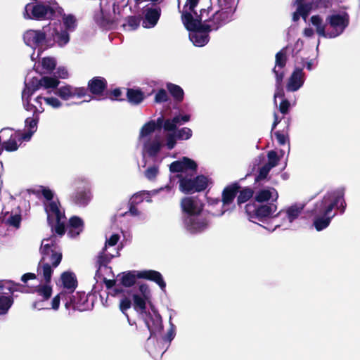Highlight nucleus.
Returning a JSON list of instances; mask_svg holds the SVG:
<instances>
[{
    "instance_id": "obj_62",
    "label": "nucleus",
    "mask_w": 360,
    "mask_h": 360,
    "mask_svg": "<svg viewBox=\"0 0 360 360\" xmlns=\"http://www.w3.org/2000/svg\"><path fill=\"white\" fill-rule=\"evenodd\" d=\"M264 160V156L261 155L255 158L254 160V166L259 165L260 163H262Z\"/></svg>"
},
{
    "instance_id": "obj_46",
    "label": "nucleus",
    "mask_w": 360,
    "mask_h": 360,
    "mask_svg": "<svg viewBox=\"0 0 360 360\" xmlns=\"http://www.w3.org/2000/svg\"><path fill=\"white\" fill-rule=\"evenodd\" d=\"M267 158V162L265 164L271 169L276 167L281 160V157H279L277 153L274 150H270L268 152Z\"/></svg>"
},
{
    "instance_id": "obj_17",
    "label": "nucleus",
    "mask_w": 360,
    "mask_h": 360,
    "mask_svg": "<svg viewBox=\"0 0 360 360\" xmlns=\"http://www.w3.org/2000/svg\"><path fill=\"white\" fill-rule=\"evenodd\" d=\"M0 134L3 137L9 136L7 141L2 143L3 150L8 152L16 151L24 141V136L21 131H15L13 128H4Z\"/></svg>"
},
{
    "instance_id": "obj_20",
    "label": "nucleus",
    "mask_w": 360,
    "mask_h": 360,
    "mask_svg": "<svg viewBox=\"0 0 360 360\" xmlns=\"http://www.w3.org/2000/svg\"><path fill=\"white\" fill-rule=\"evenodd\" d=\"M237 190L238 186L236 185H231L225 188L222 193V200H217L216 202V205L220 207H221L223 210L219 212L210 211L212 214L216 217H220L223 215L225 212L229 210V208L226 207L233 202L236 195Z\"/></svg>"
},
{
    "instance_id": "obj_21",
    "label": "nucleus",
    "mask_w": 360,
    "mask_h": 360,
    "mask_svg": "<svg viewBox=\"0 0 360 360\" xmlns=\"http://www.w3.org/2000/svg\"><path fill=\"white\" fill-rule=\"evenodd\" d=\"M198 165L196 162L186 157H183L179 160L172 162L169 165L171 172H177L179 174H188L190 172H196Z\"/></svg>"
},
{
    "instance_id": "obj_53",
    "label": "nucleus",
    "mask_w": 360,
    "mask_h": 360,
    "mask_svg": "<svg viewBox=\"0 0 360 360\" xmlns=\"http://www.w3.org/2000/svg\"><path fill=\"white\" fill-rule=\"evenodd\" d=\"M271 169V167L264 164L262 167L259 169V174L256 177V181L264 179L267 176Z\"/></svg>"
},
{
    "instance_id": "obj_6",
    "label": "nucleus",
    "mask_w": 360,
    "mask_h": 360,
    "mask_svg": "<svg viewBox=\"0 0 360 360\" xmlns=\"http://www.w3.org/2000/svg\"><path fill=\"white\" fill-rule=\"evenodd\" d=\"M25 43L36 49L44 46H51L56 44L60 47H63L67 44L68 36L66 34H57L56 30L50 24L44 26L41 30H30L25 32L23 35Z\"/></svg>"
},
{
    "instance_id": "obj_35",
    "label": "nucleus",
    "mask_w": 360,
    "mask_h": 360,
    "mask_svg": "<svg viewBox=\"0 0 360 360\" xmlns=\"http://www.w3.org/2000/svg\"><path fill=\"white\" fill-rule=\"evenodd\" d=\"M90 91L93 94H101L106 87V81L101 77H96L88 83Z\"/></svg>"
},
{
    "instance_id": "obj_56",
    "label": "nucleus",
    "mask_w": 360,
    "mask_h": 360,
    "mask_svg": "<svg viewBox=\"0 0 360 360\" xmlns=\"http://www.w3.org/2000/svg\"><path fill=\"white\" fill-rule=\"evenodd\" d=\"M56 74V77H59L61 79H66L68 77V72L67 69L64 67H59L57 69Z\"/></svg>"
},
{
    "instance_id": "obj_26",
    "label": "nucleus",
    "mask_w": 360,
    "mask_h": 360,
    "mask_svg": "<svg viewBox=\"0 0 360 360\" xmlns=\"http://www.w3.org/2000/svg\"><path fill=\"white\" fill-rule=\"evenodd\" d=\"M304 81L305 75L303 70L295 68L288 80L287 91L290 92L298 91L303 86Z\"/></svg>"
},
{
    "instance_id": "obj_2",
    "label": "nucleus",
    "mask_w": 360,
    "mask_h": 360,
    "mask_svg": "<svg viewBox=\"0 0 360 360\" xmlns=\"http://www.w3.org/2000/svg\"><path fill=\"white\" fill-rule=\"evenodd\" d=\"M59 242L58 236L53 234L50 237L44 238L40 247V253L41 259L39 263L37 272L38 276L43 278L46 284L40 285L37 287L36 292L42 300L33 303V308L39 310L49 309L46 301L49 299L52 293V288L48 284L51 279V275L53 269L56 268L61 262L62 252L58 243ZM65 295L61 292L55 296L51 301V307L53 310H58L60 306L61 297Z\"/></svg>"
},
{
    "instance_id": "obj_63",
    "label": "nucleus",
    "mask_w": 360,
    "mask_h": 360,
    "mask_svg": "<svg viewBox=\"0 0 360 360\" xmlns=\"http://www.w3.org/2000/svg\"><path fill=\"white\" fill-rule=\"evenodd\" d=\"M121 94H122L121 90L119 89H114L112 92V95L116 99H118V98L121 96Z\"/></svg>"
},
{
    "instance_id": "obj_39",
    "label": "nucleus",
    "mask_w": 360,
    "mask_h": 360,
    "mask_svg": "<svg viewBox=\"0 0 360 360\" xmlns=\"http://www.w3.org/2000/svg\"><path fill=\"white\" fill-rule=\"evenodd\" d=\"M127 96L129 102L133 105H139L147 96L140 89H127Z\"/></svg>"
},
{
    "instance_id": "obj_61",
    "label": "nucleus",
    "mask_w": 360,
    "mask_h": 360,
    "mask_svg": "<svg viewBox=\"0 0 360 360\" xmlns=\"http://www.w3.org/2000/svg\"><path fill=\"white\" fill-rule=\"evenodd\" d=\"M107 266L105 264H101L99 265V267H98V269L97 270L96 273V277H97L99 279H101L102 277L101 276V271H103V270H107Z\"/></svg>"
},
{
    "instance_id": "obj_23",
    "label": "nucleus",
    "mask_w": 360,
    "mask_h": 360,
    "mask_svg": "<svg viewBox=\"0 0 360 360\" xmlns=\"http://www.w3.org/2000/svg\"><path fill=\"white\" fill-rule=\"evenodd\" d=\"M143 317L150 333V337L162 331L163 328L162 318L156 311L152 310V312L144 314Z\"/></svg>"
},
{
    "instance_id": "obj_19",
    "label": "nucleus",
    "mask_w": 360,
    "mask_h": 360,
    "mask_svg": "<svg viewBox=\"0 0 360 360\" xmlns=\"http://www.w3.org/2000/svg\"><path fill=\"white\" fill-rule=\"evenodd\" d=\"M51 27H53L57 32V34L60 36V34L65 33L68 36L67 44L70 41V32H73L77 25L76 17L72 14H63L62 15V24L61 23H49Z\"/></svg>"
},
{
    "instance_id": "obj_44",
    "label": "nucleus",
    "mask_w": 360,
    "mask_h": 360,
    "mask_svg": "<svg viewBox=\"0 0 360 360\" xmlns=\"http://www.w3.org/2000/svg\"><path fill=\"white\" fill-rule=\"evenodd\" d=\"M282 74H277V77H276V91L274 93V103L276 104V98H283L284 96L283 89L282 88Z\"/></svg>"
},
{
    "instance_id": "obj_51",
    "label": "nucleus",
    "mask_w": 360,
    "mask_h": 360,
    "mask_svg": "<svg viewBox=\"0 0 360 360\" xmlns=\"http://www.w3.org/2000/svg\"><path fill=\"white\" fill-rule=\"evenodd\" d=\"M169 329L168 330L167 335L164 338V340L170 342L175 337V326L172 322V317L169 318Z\"/></svg>"
},
{
    "instance_id": "obj_58",
    "label": "nucleus",
    "mask_w": 360,
    "mask_h": 360,
    "mask_svg": "<svg viewBox=\"0 0 360 360\" xmlns=\"http://www.w3.org/2000/svg\"><path fill=\"white\" fill-rule=\"evenodd\" d=\"M6 289L9 291L11 290V282L0 281V293L4 292V290Z\"/></svg>"
},
{
    "instance_id": "obj_7",
    "label": "nucleus",
    "mask_w": 360,
    "mask_h": 360,
    "mask_svg": "<svg viewBox=\"0 0 360 360\" xmlns=\"http://www.w3.org/2000/svg\"><path fill=\"white\" fill-rule=\"evenodd\" d=\"M38 193L44 198V207L47 214L48 223L52 231L61 236L65 233V217L58 200H53V192L49 188L41 186Z\"/></svg>"
},
{
    "instance_id": "obj_34",
    "label": "nucleus",
    "mask_w": 360,
    "mask_h": 360,
    "mask_svg": "<svg viewBox=\"0 0 360 360\" xmlns=\"http://www.w3.org/2000/svg\"><path fill=\"white\" fill-rule=\"evenodd\" d=\"M278 194L274 188H268L259 191L255 196L257 202H262L268 200L276 201L278 199Z\"/></svg>"
},
{
    "instance_id": "obj_10",
    "label": "nucleus",
    "mask_w": 360,
    "mask_h": 360,
    "mask_svg": "<svg viewBox=\"0 0 360 360\" xmlns=\"http://www.w3.org/2000/svg\"><path fill=\"white\" fill-rule=\"evenodd\" d=\"M195 172L178 174L179 188L184 193H193L205 190L209 184V179L204 175L195 176Z\"/></svg>"
},
{
    "instance_id": "obj_30",
    "label": "nucleus",
    "mask_w": 360,
    "mask_h": 360,
    "mask_svg": "<svg viewBox=\"0 0 360 360\" xmlns=\"http://www.w3.org/2000/svg\"><path fill=\"white\" fill-rule=\"evenodd\" d=\"M303 1L304 0H296L295 2L297 5V10L292 15V20L294 21L298 20L300 17H302L304 20L306 21L308 15L313 9V3L304 4Z\"/></svg>"
},
{
    "instance_id": "obj_49",
    "label": "nucleus",
    "mask_w": 360,
    "mask_h": 360,
    "mask_svg": "<svg viewBox=\"0 0 360 360\" xmlns=\"http://www.w3.org/2000/svg\"><path fill=\"white\" fill-rule=\"evenodd\" d=\"M159 173V169L157 166H151L149 167L146 171H145V176L149 180V181H153L157 177L158 174Z\"/></svg>"
},
{
    "instance_id": "obj_60",
    "label": "nucleus",
    "mask_w": 360,
    "mask_h": 360,
    "mask_svg": "<svg viewBox=\"0 0 360 360\" xmlns=\"http://www.w3.org/2000/svg\"><path fill=\"white\" fill-rule=\"evenodd\" d=\"M303 34L306 37H311L314 34V31L311 27H306L303 31Z\"/></svg>"
},
{
    "instance_id": "obj_37",
    "label": "nucleus",
    "mask_w": 360,
    "mask_h": 360,
    "mask_svg": "<svg viewBox=\"0 0 360 360\" xmlns=\"http://www.w3.org/2000/svg\"><path fill=\"white\" fill-rule=\"evenodd\" d=\"M133 307L134 309L139 313L142 316L146 314V302L150 299H145L144 297L141 296L139 294H133Z\"/></svg>"
},
{
    "instance_id": "obj_57",
    "label": "nucleus",
    "mask_w": 360,
    "mask_h": 360,
    "mask_svg": "<svg viewBox=\"0 0 360 360\" xmlns=\"http://www.w3.org/2000/svg\"><path fill=\"white\" fill-rule=\"evenodd\" d=\"M290 103L288 100L283 99L279 105V110L281 113L286 114L289 110Z\"/></svg>"
},
{
    "instance_id": "obj_4",
    "label": "nucleus",
    "mask_w": 360,
    "mask_h": 360,
    "mask_svg": "<svg viewBox=\"0 0 360 360\" xmlns=\"http://www.w3.org/2000/svg\"><path fill=\"white\" fill-rule=\"evenodd\" d=\"M181 208L184 213L183 224L191 233L205 231L208 227V221L203 213V203L197 198L185 197L181 200Z\"/></svg>"
},
{
    "instance_id": "obj_43",
    "label": "nucleus",
    "mask_w": 360,
    "mask_h": 360,
    "mask_svg": "<svg viewBox=\"0 0 360 360\" xmlns=\"http://www.w3.org/2000/svg\"><path fill=\"white\" fill-rule=\"evenodd\" d=\"M140 25V19L136 16H129L126 19V22L123 24L124 28L127 31L136 30Z\"/></svg>"
},
{
    "instance_id": "obj_3",
    "label": "nucleus",
    "mask_w": 360,
    "mask_h": 360,
    "mask_svg": "<svg viewBox=\"0 0 360 360\" xmlns=\"http://www.w3.org/2000/svg\"><path fill=\"white\" fill-rule=\"evenodd\" d=\"M345 206L343 188L327 193L322 200L316 202L311 211L315 229L320 231L327 228L336 214L334 208L340 209L343 212Z\"/></svg>"
},
{
    "instance_id": "obj_41",
    "label": "nucleus",
    "mask_w": 360,
    "mask_h": 360,
    "mask_svg": "<svg viewBox=\"0 0 360 360\" xmlns=\"http://www.w3.org/2000/svg\"><path fill=\"white\" fill-rule=\"evenodd\" d=\"M45 97V104L50 106L53 109H58L63 106V102L59 99L60 98L52 94L51 91H48Z\"/></svg>"
},
{
    "instance_id": "obj_25",
    "label": "nucleus",
    "mask_w": 360,
    "mask_h": 360,
    "mask_svg": "<svg viewBox=\"0 0 360 360\" xmlns=\"http://www.w3.org/2000/svg\"><path fill=\"white\" fill-rule=\"evenodd\" d=\"M65 306L66 309L72 307L74 309L79 311H84L90 309L86 295L84 292H79L70 297V302H66Z\"/></svg>"
},
{
    "instance_id": "obj_31",
    "label": "nucleus",
    "mask_w": 360,
    "mask_h": 360,
    "mask_svg": "<svg viewBox=\"0 0 360 360\" xmlns=\"http://www.w3.org/2000/svg\"><path fill=\"white\" fill-rule=\"evenodd\" d=\"M311 25L315 27L316 34L323 38H328V28L327 22L319 15H312L310 18Z\"/></svg>"
},
{
    "instance_id": "obj_64",
    "label": "nucleus",
    "mask_w": 360,
    "mask_h": 360,
    "mask_svg": "<svg viewBox=\"0 0 360 360\" xmlns=\"http://www.w3.org/2000/svg\"><path fill=\"white\" fill-rule=\"evenodd\" d=\"M129 212L131 215L136 216L139 214L138 210L134 206V205L131 204V207L129 209Z\"/></svg>"
},
{
    "instance_id": "obj_40",
    "label": "nucleus",
    "mask_w": 360,
    "mask_h": 360,
    "mask_svg": "<svg viewBox=\"0 0 360 360\" xmlns=\"http://www.w3.org/2000/svg\"><path fill=\"white\" fill-rule=\"evenodd\" d=\"M2 214H3V217H2L3 221H4L5 223H6L11 226H13L14 227H16V228L19 227L20 221H21V216L19 214H18V213L10 214L8 212H6Z\"/></svg>"
},
{
    "instance_id": "obj_13",
    "label": "nucleus",
    "mask_w": 360,
    "mask_h": 360,
    "mask_svg": "<svg viewBox=\"0 0 360 360\" xmlns=\"http://www.w3.org/2000/svg\"><path fill=\"white\" fill-rule=\"evenodd\" d=\"M74 191L70 195V200L79 206H85L91 200L89 181L85 176H78L72 182Z\"/></svg>"
},
{
    "instance_id": "obj_50",
    "label": "nucleus",
    "mask_w": 360,
    "mask_h": 360,
    "mask_svg": "<svg viewBox=\"0 0 360 360\" xmlns=\"http://www.w3.org/2000/svg\"><path fill=\"white\" fill-rule=\"evenodd\" d=\"M274 135L276 138L278 143L280 145H285L286 143L288 144V149L289 151L290 150V144H289V139H288V135H286L285 134H282L280 131H276L274 133Z\"/></svg>"
},
{
    "instance_id": "obj_1",
    "label": "nucleus",
    "mask_w": 360,
    "mask_h": 360,
    "mask_svg": "<svg viewBox=\"0 0 360 360\" xmlns=\"http://www.w3.org/2000/svg\"><path fill=\"white\" fill-rule=\"evenodd\" d=\"M199 0H178V6L184 3L181 13L182 22L189 31V39L198 47L209 41L208 32L217 30L233 19L236 10L233 0H217L216 7L200 10V15L195 11Z\"/></svg>"
},
{
    "instance_id": "obj_24",
    "label": "nucleus",
    "mask_w": 360,
    "mask_h": 360,
    "mask_svg": "<svg viewBox=\"0 0 360 360\" xmlns=\"http://www.w3.org/2000/svg\"><path fill=\"white\" fill-rule=\"evenodd\" d=\"M120 239L118 234H112L109 238L106 239L105 247L103 249L100 259H103V263L108 262L114 257L118 255V250L115 246Z\"/></svg>"
},
{
    "instance_id": "obj_14",
    "label": "nucleus",
    "mask_w": 360,
    "mask_h": 360,
    "mask_svg": "<svg viewBox=\"0 0 360 360\" xmlns=\"http://www.w3.org/2000/svg\"><path fill=\"white\" fill-rule=\"evenodd\" d=\"M53 93L62 101L67 102V105H79L82 102H77L75 100L86 97L87 96V89L84 87L66 84L56 89Z\"/></svg>"
},
{
    "instance_id": "obj_15",
    "label": "nucleus",
    "mask_w": 360,
    "mask_h": 360,
    "mask_svg": "<svg viewBox=\"0 0 360 360\" xmlns=\"http://www.w3.org/2000/svg\"><path fill=\"white\" fill-rule=\"evenodd\" d=\"M328 24L329 39L335 38L342 34L349 25V18L346 13L328 15L326 20Z\"/></svg>"
},
{
    "instance_id": "obj_52",
    "label": "nucleus",
    "mask_w": 360,
    "mask_h": 360,
    "mask_svg": "<svg viewBox=\"0 0 360 360\" xmlns=\"http://www.w3.org/2000/svg\"><path fill=\"white\" fill-rule=\"evenodd\" d=\"M168 100V95L167 94V91L161 89H160L155 96V102L157 103H161L167 101Z\"/></svg>"
},
{
    "instance_id": "obj_33",
    "label": "nucleus",
    "mask_w": 360,
    "mask_h": 360,
    "mask_svg": "<svg viewBox=\"0 0 360 360\" xmlns=\"http://www.w3.org/2000/svg\"><path fill=\"white\" fill-rule=\"evenodd\" d=\"M39 121V115H33L32 117H27L25 121V127L26 131L22 132L24 141L30 140L32 135L37 129V123Z\"/></svg>"
},
{
    "instance_id": "obj_16",
    "label": "nucleus",
    "mask_w": 360,
    "mask_h": 360,
    "mask_svg": "<svg viewBox=\"0 0 360 360\" xmlns=\"http://www.w3.org/2000/svg\"><path fill=\"white\" fill-rule=\"evenodd\" d=\"M34 92L30 84H25V88L22 93L23 107L27 111L32 112L33 115H39L44 111L43 103H45V97L40 95L31 101L30 96Z\"/></svg>"
},
{
    "instance_id": "obj_29",
    "label": "nucleus",
    "mask_w": 360,
    "mask_h": 360,
    "mask_svg": "<svg viewBox=\"0 0 360 360\" xmlns=\"http://www.w3.org/2000/svg\"><path fill=\"white\" fill-rule=\"evenodd\" d=\"M191 120L188 114H177L172 118L165 120L164 122V131H175L178 126L182 125Z\"/></svg>"
},
{
    "instance_id": "obj_47",
    "label": "nucleus",
    "mask_w": 360,
    "mask_h": 360,
    "mask_svg": "<svg viewBox=\"0 0 360 360\" xmlns=\"http://www.w3.org/2000/svg\"><path fill=\"white\" fill-rule=\"evenodd\" d=\"M253 192L252 189L246 188L240 191L239 195L238 196V203L242 204L247 202L252 196Z\"/></svg>"
},
{
    "instance_id": "obj_28",
    "label": "nucleus",
    "mask_w": 360,
    "mask_h": 360,
    "mask_svg": "<svg viewBox=\"0 0 360 360\" xmlns=\"http://www.w3.org/2000/svg\"><path fill=\"white\" fill-rule=\"evenodd\" d=\"M160 191H167V192H168L171 195L174 194V191L170 186H167L165 188H160L159 190H153L151 191H142L136 193L131 197L130 203L131 205L138 204L143 200H146L148 202H150V198L156 195Z\"/></svg>"
},
{
    "instance_id": "obj_8",
    "label": "nucleus",
    "mask_w": 360,
    "mask_h": 360,
    "mask_svg": "<svg viewBox=\"0 0 360 360\" xmlns=\"http://www.w3.org/2000/svg\"><path fill=\"white\" fill-rule=\"evenodd\" d=\"M63 8L56 3L45 4L34 1L27 4L25 7L23 16L26 19L35 20H51L56 13L62 14Z\"/></svg>"
},
{
    "instance_id": "obj_5",
    "label": "nucleus",
    "mask_w": 360,
    "mask_h": 360,
    "mask_svg": "<svg viewBox=\"0 0 360 360\" xmlns=\"http://www.w3.org/2000/svg\"><path fill=\"white\" fill-rule=\"evenodd\" d=\"M165 121L163 117L160 116L156 120H149L141 127L138 145L141 147L143 158L146 156L156 157L164 147L162 138L160 134H155V132L162 126L164 128Z\"/></svg>"
},
{
    "instance_id": "obj_48",
    "label": "nucleus",
    "mask_w": 360,
    "mask_h": 360,
    "mask_svg": "<svg viewBox=\"0 0 360 360\" xmlns=\"http://www.w3.org/2000/svg\"><path fill=\"white\" fill-rule=\"evenodd\" d=\"M56 65V62L53 58H44L41 60V66L46 72H49L53 70Z\"/></svg>"
},
{
    "instance_id": "obj_55",
    "label": "nucleus",
    "mask_w": 360,
    "mask_h": 360,
    "mask_svg": "<svg viewBox=\"0 0 360 360\" xmlns=\"http://www.w3.org/2000/svg\"><path fill=\"white\" fill-rule=\"evenodd\" d=\"M137 294H139L141 296L144 297L145 299L150 298V291L147 285L142 284L139 286V291Z\"/></svg>"
},
{
    "instance_id": "obj_11",
    "label": "nucleus",
    "mask_w": 360,
    "mask_h": 360,
    "mask_svg": "<svg viewBox=\"0 0 360 360\" xmlns=\"http://www.w3.org/2000/svg\"><path fill=\"white\" fill-rule=\"evenodd\" d=\"M276 210L277 206L276 205H256L255 204H247L245 206V211L250 221L258 223V221L264 222L271 219L273 226L276 223L277 218H274L275 215H273ZM270 226L268 224L267 226Z\"/></svg>"
},
{
    "instance_id": "obj_45",
    "label": "nucleus",
    "mask_w": 360,
    "mask_h": 360,
    "mask_svg": "<svg viewBox=\"0 0 360 360\" xmlns=\"http://www.w3.org/2000/svg\"><path fill=\"white\" fill-rule=\"evenodd\" d=\"M13 304V300L8 296H0V314L7 313Z\"/></svg>"
},
{
    "instance_id": "obj_9",
    "label": "nucleus",
    "mask_w": 360,
    "mask_h": 360,
    "mask_svg": "<svg viewBox=\"0 0 360 360\" xmlns=\"http://www.w3.org/2000/svg\"><path fill=\"white\" fill-rule=\"evenodd\" d=\"M304 207V205L302 203H295L283 207L274 217V218H277L275 225L274 226H264V228L270 231H274L276 229L280 227H282L283 229L291 228L293 222L302 213Z\"/></svg>"
},
{
    "instance_id": "obj_22",
    "label": "nucleus",
    "mask_w": 360,
    "mask_h": 360,
    "mask_svg": "<svg viewBox=\"0 0 360 360\" xmlns=\"http://www.w3.org/2000/svg\"><path fill=\"white\" fill-rule=\"evenodd\" d=\"M142 25L144 28L154 27L161 15V9L158 6H146L143 11Z\"/></svg>"
},
{
    "instance_id": "obj_42",
    "label": "nucleus",
    "mask_w": 360,
    "mask_h": 360,
    "mask_svg": "<svg viewBox=\"0 0 360 360\" xmlns=\"http://www.w3.org/2000/svg\"><path fill=\"white\" fill-rule=\"evenodd\" d=\"M167 89L171 95L177 101H182L184 98V91L183 89L178 85L167 83Z\"/></svg>"
},
{
    "instance_id": "obj_18",
    "label": "nucleus",
    "mask_w": 360,
    "mask_h": 360,
    "mask_svg": "<svg viewBox=\"0 0 360 360\" xmlns=\"http://www.w3.org/2000/svg\"><path fill=\"white\" fill-rule=\"evenodd\" d=\"M164 146L167 150H172L176 145L177 140H188L192 137L193 131L188 127L176 129L175 131H165Z\"/></svg>"
},
{
    "instance_id": "obj_38",
    "label": "nucleus",
    "mask_w": 360,
    "mask_h": 360,
    "mask_svg": "<svg viewBox=\"0 0 360 360\" xmlns=\"http://www.w3.org/2000/svg\"><path fill=\"white\" fill-rule=\"evenodd\" d=\"M286 63V56L284 51L281 50L278 52L276 55V65L274 68L273 69V72L275 74L276 77H277V74L281 73L282 78L284 77V71L283 68L285 67Z\"/></svg>"
},
{
    "instance_id": "obj_59",
    "label": "nucleus",
    "mask_w": 360,
    "mask_h": 360,
    "mask_svg": "<svg viewBox=\"0 0 360 360\" xmlns=\"http://www.w3.org/2000/svg\"><path fill=\"white\" fill-rule=\"evenodd\" d=\"M36 275L33 273H27L22 276L21 281L27 283L28 280L35 279Z\"/></svg>"
},
{
    "instance_id": "obj_27",
    "label": "nucleus",
    "mask_w": 360,
    "mask_h": 360,
    "mask_svg": "<svg viewBox=\"0 0 360 360\" xmlns=\"http://www.w3.org/2000/svg\"><path fill=\"white\" fill-rule=\"evenodd\" d=\"M25 84H30L32 91L38 90L40 87H44L46 89H52L51 91L53 93L59 84V81L56 77H42L40 79H33Z\"/></svg>"
},
{
    "instance_id": "obj_36",
    "label": "nucleus",
    "mask_w": 360,
    "mask_h": 360,
    "mask_svg": "<svg viewBox=\"0 0 360 360\" xmlns=\"http://www.w3.org/2000/svg\"><path fill=\"white\" fill-rule=\"evenodd\" d=\"M60 281L64 288L72 292L77 286L75 275L70 272H64L60 276Z\"/></svg>"
},
{
    "instance_id": "obj_54",
    "label": "nucleus",
    "mask_w": 360,
    "mask_h": 360,
    "mask_svg": "<svg viewBox=\"0 0 360 360\" xmlns=\"http://www.w3.org/2000/svg\"><path fill=\"white\" fill-rule=\"evenodd\" d=\"M131 306V300L127 297H124L121 299L120 302V309L123 314H125V311L128 310Z\"/></svg>"
},
{
    "instance_id": "obj_12",
    "label": "nucleus",
    "mask_w": 360,
    "mask_h": 360,
    "mask_svg": "<svg viewBox=\"0 0 360 360\" xmlns=\"http://www.w3.org/2000/svg\"><path fill=\"white\" fill-rule=\"evenodd\" d=\"M136 278L154 281L162 290H164L166 287V283L162 274L155 270L134 271L124 273L121 281L123 285L131 287L135 283Z\"/></svg>"
},
{
    "instance_id": "obj_32",
    "label": "nucleus",
    "mask_w": 360,
    "mask_h": 360,
    "mask_svg": "<svg viewBox=\"0 0 360 360\" xmlns=\"http://www.w3.org/2000/svg\"><path fill=\"white\" fill-rule=\"evenodd\" d=\"M84 223L81 218L73 216L72 217L68 225V235L74 238L79 235V233L83 231Z\"/></svg>"
}]
</instances>
